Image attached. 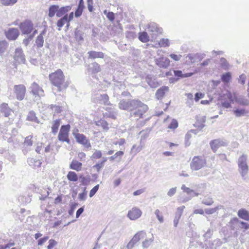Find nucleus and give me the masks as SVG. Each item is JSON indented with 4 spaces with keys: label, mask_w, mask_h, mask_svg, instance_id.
<instances>
[{
    "label": "nucleus",
    "mask_w": 249,
    "mask_h": 249,
    "mask_svg": "<svg viewBox=\"0 0 249 249\" xmlns=\"http://www.w3.org/2000/svg\"><path fill=\"white\" fill-rule=\"evenodd\" d=\"M240 220L237 218L231 219L229 223V227L231 230L237 229L240 225Z\"/></svg>",
    "instance_id": "obj_24"
},
{
    "label": "nucleus",
    "mask_w": 249,
    "mask_h": 249,
    "mask_svg": "<svg viewBox=\"0 0 249 249\" xmlns=\"http://www.w3.org/2000/svg\"><path fill=\"white\" fill-rule=\"evenodd\" d=\"M142 214V212L140 209L134 207L128 211L127 216L130 219L134 220L140 217Z\"/></svg>",
    "instance_id": "obj_13"
},
{
    "label": "nucleus",
    "mask_w": 249,
    "mask_h": 249,
    "mask_svg": "<svg viewBox=\"0 0 249 249\" xmlns=\"http://www.w3.org/2000/svg\"><path fill=\"white\" fill-rule=\"evenodd\" d=\"M30 89L31 92L35 96V99L37 100L40 97L44 96V91L42 88L40 87L38 85L36 82H34L32 84Z\"/></svg>",
    "instance_id": "obj_8"
},
{
    "label": "nucleus",
    "mask_w": 249,
    "mask_h": 249,
    "mask_svg": "<svg viewBox=\"0 0 249 249\" xmlns=\"http://www.w3.org/2000/svg\"><path fill=\"white\" fill-rule=\"evenodd\" d=\"M144 143L140 141V145L137 146L136 145H133L131 149V153L133 154L134 155H136L138 153L140 152L144 147Z\"/></svg>",
    "instance_id": "obj_26"
},
{
    "label": "nucleus",
    "mask_w": 249,
    "mask_h": 249,
    "mask_svg": "<svg viewBox=\"0 0 249 249\" xmlns=\"http://www.w3.org/2000/svg\"><path fill=\"white\" fill-rule=\"evenodd\" d=\"M84 33L78 28H76L74 32V38L79 42L84 40Z\"/></svg>",
    "instance_id": "obj_28"
},
{
    "label": "nucleus",
    "mask_w": 249,
    "mask_h": 249,
    "mask_svg": "<svg viewBox=\"0 0 249 249\" xmlns=\"http://www.w3.org/2000/svg\"><path fill=\"white\" fill-rule=\"evenodd\" d=\"M202 203L207 206H211L213 203V200L212 198L209 197L203 199Z\"/></svg>",
    "instance_id": "obj_54"
},
{
    "label": "nucleus",
    "mask_w": 249,
    "mask_h": 249,
    "mask_svg": "<svg viewBox=\"0 0 249 249\" xmlns=\"http://www.w3.org/2000/svg\"><path fill=\"white\" fill-rule=\"evenodd\" d=\"M184 208H185L184 206H182L181 207H178L177 210V212L176 213L175 217L180 219V218L181 217V216L182 215L183 211Z\"/></svg>",
    "instance_id": "obj_49"
},
{
    "label": "nucleus",
    "mask_w": 249,
    "mask_h": 249,
    "mask_svg": "<svg viewBox=\"0 0 249 249\" xmlns=\"http://www.w3.org/2000/svg\"><path fill=\"white\" fill-rule=\"evenodd\" d=\"M99 187V185L98 184L94 186L90 191L89 192V196L90 197H92L97 192L98 189Z\"/></svg>",
    "instance_id": "obj_58"
},
{
    "label": "nucleus",
    "mask_w": 249,
    "mask_h": 249,
    "mask_svg": "<svg viewBox=\"0 0 249 249\" xmlns=\"http://www.w3.org/2000/svg\"><path fill=\"white\" fill-rule=\"evenodd\" d=\"M72 134L77 142L83 145L86 148H89L91 147L89 141L84 134L79 133L78 129L74 130Z\"/></svg>",
    "instance_id": "obj_5"
},
{
    "label": "nucleus",
    "mask_w": 249,
    "mask_h": 249,
    "mask_svg": "<svg viewBox=\"0 0 249 249\" xmlns=\"http://www.w3.org/2000/svg\"><path fill=\"white\" fill-rule=\"evenodd\" d=\"M67 178L71 181H76L78 180V176L76 173L73 171L69 172L67 175Z\"/></svg>",
    "instance_id": "obj_36"
},
{
    "label": "nucleus",
    "mask_w": 249,
    "mask_h": 249,
    "mask_svg": "<svg viewBox=\"0 0 249 249\" xmlns=\"http://www.w3.org/2000/svg\"><path fill=\"white\" fill-rule=\"evenodd\" d=\"M18 0H0V3L4 6H11L15 4Z\"/></svg>",
    "instance_id": "obj_44"
},
{
    "label": "nucleus",
    "mask_w": 249,
    "mask_h": 249,
    "mask_svg": "<svg viewBox=\"0 0 249 249\" xmlns=\"http://www.w3.org/2000/svg\"><path fill=\"white\" fill-rule=\"evenodd\" d=\"M139 39L142 42L146 43L149 41V36L147 32H143L140 34Z\"/></svg>",
    "instance_id": "obj_39"
},
{
    "label": "nucleus",
    "mask_w": 249,
    "mask_h": 249,
    "mask_svg": "<svg viewBox=\"0 0 249 249\" xmlns=\"http://www.w3.org/2000/svg\"><path fill=\"white\" fill-rule=\"evenodd\" d=\"M89 70L92 73H97L101 71L100 66L96 62L92 63L89 68Z\"/></svg>",
    "instance_id": "obj_35"
},
{
    "label": "nucleus",
    "mask_w": 249,
    "mask_h": 249,
    "mask_svg": "<svg viewBox=\"0 0 249 249\" xmlns=\"http://www.w3.org/2000/svg\"><path fill=\"white\" fill-rule=\"evenodd\" d=\"M170 44V41L167 38L160 39L158 43L160 47H167L169 46Z\"/></svg>",
    "instance_id": "obj_37"
},
{
    "label": "nucleus",
    "mask_w": 249,
    "mask_h": 249,
    "mask_svg": "<svg viewBox=\"0 0 249 249\" xmlns=\"http://www.w3.org/2000/svg\"><path fill=\"white\" fill-rule=\"evenodd\" d=\"M178 126V123L177 120L173 119L169 124L168 127L170 129H175Z\"/></svg>",
    "instance_id": "obj_60"
},
{
    "label": "nucleus",
    "mask_w": 249,
    "mask_h": 249,
    "mask_svg": "<svg viewBox=\"0 0 249 249\" xmlns=\"http://www.w3.org/2000/svg\"><path fill=\"white\" fill-rule=\"evenodd\" d=\"M141 105V102L137 100H121L119 103V108L132 111L137 106Z\"/></svg>",
    "instance_id": "obj_3"
},
{
    "label": "nucleus",
    "mask_w": 249,
    "mask_h": 249,
    "mask_svg": "<svg viewBox=\"0 0 249 249\" xmlns=\"http://www.w3.org/2000/svg\"><path fill=\"white\" fill-rule=\"evenodd\" d=\"M155 214L156 215L157 218L160 223H163L164 221L163 217L161 214L159 210L157 209L154 212Z\"/></svg>",
    "instance_id": "obj_51"
},
{
    "label": "nucleus",
    "mask_w": 249,
    "mask_h": 249,
    "mask_svg": "<svg viewBox=\"0 0 249 249\" xmlns=\"http://www.w3.org/2000/svg\"><path fill=\"white\" fill-rule=\"evenodd\" d=\"M147 31L152 39H155L158 34L162 33V29L158 27L155 23H151L148 25Z\"/></svg>",
    "instance_id": "obj_10"
},
{
    "label": "nucleus",
    "mask_w": 249,
    "mask_h": 249,
    "mask_svg": "<svg viewBox=\"0 0 249 249\" xmlns=\"http://www.w3.org/2000/svg\"><path fill=\"white\" fill-rule=\"evenodd\" d=\"M49 77L51 83L57 88L58 91L65 89L68 86V84L65 82V76L60 69L50 74Z\"/></svg>",
    "instance_id": "obj_1"
},
{
    "label": "nucleus",
    "mask_w": 249,
    "mask_h": 249,
    "mask_svg": "<svg viewBox=\"0 0 249 249\" xmlns=\"http://www.w3.org/2000/svg\"><path fill=\"white\" fill-rule=\"evenodd\" d=\"M148 108L147 106L144 105L141 102V105L137 106L134 109H137V110L135 111H133V110L131 111L130 115L141 118L142 117V115L147 111Z\"/></svg>",
    "instance_id": "obj_9"
},
{
    "label": "nucleus",
    "mask_w": 249,
    "mask_h": 249,
    "mask_svg": "<svg viewBox=\"0 0 249 249\" xmlns=\"http://www.w3.org/2000/svg\"><path fill=\"white\" fill-rule=\"evenodd\" d=\"M58 8V5H52L50 6L49 8L48 16L50 18L53 17L55 13L57 14Z\"/></svg>",
    "instance_id": "obj_30"
},
{
    "label": "nucleus",
    "mask_w": 249,
    "mask_h": 249,
    "mask_svg": "<svg viewBox=\"0 0 249 249\" xmlns=\"http://www.w3.org/2000/svg\"><path fill=\"white\" fill-rule=\"evenodd\" d=\"M174 74L176 76L179 78L189 77L193 75V73H182V71L179 70L174 71Z\"/></svg>",
    "instance_id": "obj_33"
},
{
    "label": "nucleus",
    "mask_w": 249,
    "mask_h": 249,
    "mask_svg": "<svg viewBox=\"0 0 249 249\" xmlns=\"http://www.w3.org/2000/svg\"><path fill=\"white\" fill-rule=\"evenodd\" d=\"M0 108L1 111L4 113L5 117L8 116L11 112V109L8 107V104L6 103L2 104Z\"/></svg>",
    "instance_id": "obj_29"
},
{
    "label": "nucleus",
    "mask_w": 249,
    "mask_h": 249,
    "mask_svg": "<svg viewBox=\"0 0 249 249\" xmlns=\"http://www.w3.org/2000/svg\"><path fill=\"white\" fill-rule=\"evenodd\" d=\"M181 189L188 195H191L192 193H194V191L185 186V185H182Z\"/></svg>",
    "instance_id": "obj_59"
},
{
    "label": "nucleus",
    "mask_w": 249,
    "mask_h": 249,
    "mask_svg": "<svg viewBox=\"0 0 249 249\" xmlns=\"http://www.w3.org/2000/svg\"><path fill=\"white\" fill-rule=\"evenodd\" d=\"M247 155L243 154L239 157L237 161L238 171L244 179L246 178V176L249 170V166L247 164Z\"/></svg>",
    "instance_id": "obj_2"
},
{
    "label": "nucleus",
    "mask_w": 249,
    "mask_h": 249,
    "mask_svg": "<svg viewBox=\"0 0 249 249\" xmlns=\"http://www.w3.org/2000/svg\"><path fill=\"white\" fill-rule=\"evenodd\" d=\"M124 153L123 151H119L117 152L114 155L110 157L109 158V159L110 161L114 160L116 158H117L118 157H120V160L121 159V158L123 155H124Z\"/></svg>",
    "instance_id": "obj_50"
},
{
    "label": "nucleus",
    "mask_w": 249,
    "mask_h": 249,
    "mask_svg": "<svg viewBox=\"0 0 249 249\" xmlns=\"http://www.w3.org/2000/svg\"><path fill=\"white\" fill-rule=\"evenodd\" d=\"M145 80L148 85L152 88H156L160 85V84L153 75H147L145 78Z\"/></svg>",
    "instance_id": "obj_18"
},
{
    "label": "nucleus",
    "mask_w": 249,
    "mask_h": 249,
    "mask_svg": "<svg viewBox=\"0 0 249 249\" xmlns=\"http://www.w3.org/2000/svg\"><path fill=\"white\" fill-rule=\"evenodd\" d=\"M140 134H141L140 141L141 142H142V141H144L149 136V133L144 131H141Z\"/></svg>",
    "instance_id": "obj_57"
},
{
    "label": "nucleus",
    "mask_w": 249,
    "mask_h": 249,
    "mask_svg": "<svg viewBox=\"0 0 249 249\" xmlns=\"http://www.w3.org/2000/svg\"><path fill=\"white\" fill-rule=\"evenodd\" d=\"M88 54L89 59L103 58L104 57V53L101 52L91 51L89 52Z\"/></svg>",
    "instance_id": "obj_22"
},
{
    "label": "nucleus",
    "mask_w": 249,
    "mask_h": 249,
    "mask_svg": "<svg viewBox=\"0 0 249 249\" xmlns=\"http://www.w3.org/2000/svg\"><path fill=\"white\" fill-rule=\"evenodd\" d=\"M87 6L89 12H91L93 10V0H87Z\"/></svg>",
    "instance_id": "obj_64"
},
{
    "label": "nucleus",
    "mask_w": 249,
    "mask_h": 249,
    "mask_svg": "<svg viewBox=\"0 0 249 249\" xmlns=\"http://www.w3.org/2000/svg\"><path fill=\"white\" fill-rule=\"evenodd\" d=\"M14 58L15 60L19 63H24L25 62V55L21 48H18L15 50Z\"/></svg>",
    "instance_id": "obj_12"
},
{
    "label": "nucleus",
    "mask_w": 249,
    "mask_h": 249,
    "mask_svg": "<svg viewBox=\"0 0 249 249\" xmlns=\"http://www.w3.org/2000/svg\"><path fill=\"white\" fill-rule=\"evenodd\" d=\"M239 227L245 230L249 229V224L246 222L240 221Z\"/></svg>",
    "instance_id": "obj_62"
},
{
    "label": "nucleus",
    "mask_w": 249,
    "mask_h": 249,
    "mask_svg": "<svg viewBox=\"0 0 249 249\" xmlns=\"http://www.w3.org/2000/svg\"><path fill=\"white\" fill-rule=\"evenodd\" d=\"M205 53L188 54L187 57L191 61L192 63L200 61L205 57Z\"/></svg>",
    "instance_id": "obj_17"
},
{
    "label": "nucleus",
    "mask_w": 249,
    "mask_h": 249,
    "mask_svg": "<svg viewBox=\"0 0 249 249\" xmlns=\"http://www.w3.org/2000/svg\"><path fill=\"white\" fill-rule=\"evenodd\" d=\"M66 22H68L67 15H65L57 21V26L59 27L58 30H60L61 28L62 27Z\"/></svg>",
    "instance_id": "obj_38"
},
{
    "label": "nucleus",
    "mask_w": 249,
    "mask_h": 249,
    "mask_svg": "<svg viewBox=\"0 0 249 249\" xmlns=\"http://www.w3.org/2000/svg\"><path fill=\"white\" fill-rule=\"evenodd\" d=\"M222 208L221 205L217 206L213 208H207L205 209L204 211L207 214H212L215 213L217 210Z\"/></svg>",
    "instance_id": "obj_40"
},
{
    "label": "nucleus",
    "mask_w": 249,
    "mask_h": 249,
    "mask_svg": "<svg viewBox=\"0 0 249 249\" xmlns=\"http://www.w3.org/2000/svg\"><path fill=\"white\" fill-rule=\"evenodd\" d=\"M95 124L98 126H101L104 130L107 131L108 130V124L107 122L105 120H100L96 121L95 122Z\"/></svg>",
    "instance_id": "obj_34"
},
{
    "label": "nucleus",
    "mask_w": 249,
    "mask_h": 249,
    "mask_svg": "<svg viewBox=\"0 0 249 249\" xmlns=\"http://www.w3.org/2000/svg\"><path fill=\"white\" fill-rule=\"evenodd\" d=\"M57 244V242L53 239H50L49 241V245L47 249H52Z\"/></svg>",
    "instance_id": "obj_61"
},
{
    "label": "nucleus",
    "mask_w": 249,
    "mask_h": 249,
    "mask_svg": "<svg viewBox=\"0 0 249 249\" xmlns=\"http://www.w3.org/2000/svg\"><path fill=\"white\" fill-rule=\"evenodd\" d=\"M234 113L236 117H240L245 115L246 111L244 109H237L234 111Z\"/></svg>",
    "instance_id": "obj_53"
},
{
    "label": "nucleus",
    "mask_w": 249,
    "mask_h": 249,
    "mask_svg": "<svg viewBox=\"0 0 249 249\" xmlns=\"http://www.w3.org/2000/svg\"><path fill=\"white\" fill-rule=\"evenodd\" d=\"M8 47V43L5 40L0 41V55H2Z\"/></svg>",
    "instance_id": "obj_41"
},
{
    "label": "nucleus",
    "mask_w": 249,
    "mask_h": 249,
    "mask_svg": "<svg viewBox=\"0 0 249 249\" xmlns=\"http://www.w3.org/2000/svg\"><path fill=\"white\" fill-rule=\"evenodd\" d=\"M27 120L30 121H33L35 122L38 123L37 117L36 116V114L33 111L29 112L27 117Z\"/></svg>",
    "instance_id": "obj_42"
},
{
    "label": "nucleus",
    "mask_w": 249,
    "mask_h": 249,
    "mask_svg": "<svg viewBox=\"0 0 249 249\" xmlns=\"http://www.w3.org/2000/svg\"><path fill=\"white\" fill-rule=\"evenodd\" d=\"M84 8L85 7L77 6L74 13V16L76 18H79L82 15Z\"/></svg>",
    "instance_id": "obj_48"
},
{
    "label": "nucleus",
    "mask_w": 249,
    "mask_h": 249,
    "mask_svg": "<svg viewBox=\"0 0 249 249\" xmlns=\"http://www.w3.org/2000/svg\"><path fill=\"white\" fill-rule=\"evenodd\" d=\"M169 90V88L167 86H162L157 90L155 96L158 100L161 99L164 96L166 92Z\"/></svg>",
    "instance_id": "obj_19"
},
{
    "label": "nucleus",
    "mask_w": 249,
    "mask_h": 249,
    "mask_svg": "<svg viewBox=\"0 0 249 249\" xmlns=\"http://www.w3.org/2000/svg\"><path fill=\"white\" fill-rule=\"evenodd\" d=\"M32 136L26 137L24 141V144L27 146H31L33 144V142L32 141Z\"/></svg>",
    "instance_id": "obj_55"
},
{
    "label": "nucleus",
    "mask_w": 249,
    "mask_h": 249,
    "mask_svg": "<svg viewBox=\"0 0 249 249\" xmlns=\"http://www.w3.org/2000/svg\"><path fill=\"white\" fill-rule=\"evenodd\" d=\"M237 214L240 218L245 220H249V214L246 210L243 209H240L238 212Z\"/></svg>",
    "instance_id": "obj_27"
},
{
    "label": "nucleus",
    "mask_w": 249,
    "mask_h": 249,
    "mask_svg": "<svg viewBox=\"0 0 249 249\" xmlns=\"http://www.w3.org/2000/svg\"><path fill=\"white\" fill-rule=\"evenodd\" d=\"M71 9V6H66L64 7H62L59 8L58 6V8L57 10V14L56 16L58 18L62 17L64 16L65 15H67V13L70 11Z\"/></svg>",
    "instance_id": "obj_20"
},
{
    "label": "nucleus",
    "mask_w": 249,
    "mask_h": 249,
    "mask_svg": "<svg viewBox=\"0 0 249 249\" xmlns=\"http://www.w3.org/2000/svg\"><path fill=\"white\" fill-rule=\"evenodd\" d=\"M231 78L230 72H227L221 76V80L225 83H228Z\"/></svg>",
    "instance_id": "obj_46"
},
{
    "label": "nucleus",
    "mask_w": 249,
    "mask_h": 249,
    "mask_svg": "<svg viewBox=\"0 0 249 249\" xmlns=\"http://www.w3.org/2000/svg\"><path fill=\"white\" fill-rule=\"evenodd\" d=\"M46 30L44 29L41 33L37 36L36 40V44L38 48L43 47L44 44V38L43 36L46 34Z\"/></svg>",
    "instance_id": "obj_21"
},
{
    "label": "nucleus",
    "mask_w": 249,
    "mask_h": 249,
    "mask_svg": "<svg viewBox=\"0 0 249 249\" xmlns=\"http://www.w3.org/2000/svg\"><path fill=\"white\" fill-rule=\"evenodd\" d=\"M235 102L243 106H248L249 105L248 100L245 98L243 96H237Z\"/></svg>",
    "instance_id": "obj_32"
},
{
    "label": "nucleus",
    "mask_w": 249,
    "mask_h": 249,
    "mask_svg": "<svg viewBox=\"0 0 249 249\" xmlns=\"http://www.w3.org/2000/svg\"><path fill=\"white\" fill-rule=\"evenodd\" d=\"M206 165V160L201 156H195L193 158L190 167L193 170H198Z\"/></svg>",
    "instance_id": "obj_4"
},
{
    "label": "nucleus",
    "mask_w": 249,
    "mask_h": 249,
    "mask_svg": "<svg viewBox=\"0 0 249 249\" xmlns=\"http://www.w3.org/2000/svg\"><path fill=\"white\" fill-rule=\"evenodd\" d=\"M60 124V119L55 120L52 122V133L54 134H55L58 131L59 126Z\"/></svg>",
    "instance_id": "obj_31"
},
{
    "label": "nucleus",
    "mask_w": 249,
    "mask_h": 249,
    "mask_svg": "<svg viewBox=\"0 0 249 249\" xmlns=\"http://www.w3.org/2000/svg\"><path fill=\"white\" fill-rule=\"evenodd\" d=\"M19 35V32L18 29L12 28H10L5 32L6 37L11 40H16Z\"/></svg>",
    "instance_id": "obj_14"
},
{
    "label": "nucleus",
    "mask_w": 249,
    "mask_h": 249,
    "mask_svg": "<svg viewBox=\"0 0 249 249\" xmlns=\"http://www.w3.org/2000/svg\"><path fill=\"white\" fill-rule=\"evenodd\" d=\"M192 137V134L190 133L189 131L186 133L185 137V143L186 146H189L190 145V139Z\"/></svg>",
    "instance_id": "obj_52"
},
{
    "label": "nucleus",
    "mask_w": 249,
    "mask_h": 249,
    "mask_svg": "<svg viewBox=\"0 0 249 249\" xmlns=\"http://www.w3.org/2000/svg\"><path fill=\"white\" fill-rule=\"evenodd\" d=\"M102 152L100 150H96L93 154L92 157L94 159H99L102 157Z\"/></svg>",
    "instance_id": "obj_63"
},
{
    "label": "nucleus",
    "mask_w": 249,
    "mask_h": 249,
    "mask_svg": "<svg viewBox=\"0 0 249 249\" xmlns=\"http://www.w3.org/2000/svg\"><path fill=\"white\" fill-rule=\"evenodd\" d=\"M14 91L17 99L21 101L24 99L25 96L26 92L25 87L24 85L21 84L15 85L14 86Z\"/></svg>",
    "instance_id": "obj_11"
},
{
    "label": "nucleus",
    "mask_w": 249,
    "mask_h": 249,
    "mask_svg": "<svg viewBox=\"0 0 249 249\" xmlns=\"http://www.w3.org/2000/svg\"><path fill=\"white\" fill-rule=\"evenodd\" d=\"M19 27L23 35H29L33 31L34 24L31 20H26L20 23Z\"/></svg>",
    "instance_id": "obj_7"
},
{
    "label": "nucleus",
    "mask_w": 249,
    "mask_h": 249,
    "mask_svg": "<svg viewBox=\"0 0 249 249\" xmlns=\"http://www.w3.org/2000/svg\"><path fill=\"white\" fill-rule=\"evenodd\" d=\"M77 205H78V204L76 203H74L71 205L70 209L68 211V213L70 215H71L73 214V212H74L75 209L76 208Z\"/></svg>",
    "instance_id": "obj_56"
},
{
    "label": "nucleus",
    "mask_w": 249,
    "mask_h": 249,
    "mask_svg": "<svg viewBox=\"0 0 249 249\" xmlns=\"http://www.w3.org/2000/svg\"><path fill=\"white\" fill-rule=\"evenodd\" d=\"M70 128V125L69 124L63 125L61 127L58 135V139L59 141L61 142H66L68 143H70V140L68 138Z\"/></svg>",
    "instance_id": "obj_6"
},
{
    "label": "nucleus",
    "mask_w": 249,
    "mask_h": 249,
    "mask_svg": "<svg viewBox=\"0 0 249 249\" xmlns=\"http://www.w3.org/2000/svg\"><path fill=\"white\" fill-rule=\"evenodd\" d=\"M220 66L224 70H227L229 68V64L224 58H221L220 60Z\"/></svg>",
    "instance_id": "obj_47"
},
{
    "label": "nucleus",
    "mask_w": 249,
    "mask_h": 249,
    "mask_svg": "<svg viewBox=\"0 0 249 249\" xmlns=\"http://www.w3.org/2000/svg\"><path fill=\"white\" fill-rule=\"evenodd\" d=\"M82 164L76 160H73L70 165V168L79 171L81 170Z\"/></svg>",
    "instance_id": "obj_23"
},
{
    "label": "nucleus",
    "mask_w": 249,
    "mask_h": 249,
    "mask_svg": "<svg viewBox=\"0 0 249 249\" xmlns=\"http://www.w3.org/2000/svg\"><path fill=\"white\" fill-rule=\"evenodd\" d=\"M170 60L165 57H160L156 59V64L160 68H167L170 65Z\"/></svg>",
    "instance_id": "obj_16"
},
{
    "label": "nucleus",
    "mask_w": 249,
    "mask_h": 249,
    "mask_svg": "<svg viewBox=\"0 0 249 249\" xmlns=\"http://www.w3.org/2000/svg\"><path fill=\"white\" fill-rule=\"evenodd\" d=\"M227 144V142L223 140L216 139L212 141L210 144L211 148L213 152H216L218 148L222 146H225Z\"/></svg>",
    "instance_id": "obj_15"
},
{
    "label": "nucleus",
    "mask_w": 249,
    "mask_h": 249,
    "mask_svg": "<svg viewBox=\"0 0 249 249\" xmlns=\"http://www.w3.org/2000/svg\"><path fill=\"white\" fill-rule=\"evenodd\" d=\"M154 241V237L152 235V237L149 239H146L142 243V246L143 248H148Z\"/></svg>",
    "instance_id": "obj_43"
},
{
    "label": "nucleus",
    "mask_w": 249,
    "mask_h": 249,
    "mask_svg": "<svg viewBox=\"0 0 249 249\" xmlns=\"http://www.w3.org/2000/svg\"><path fill=\"white\" fill-rule=\"evenodd\" d=\"M97 101L100 104H108L109 97L106 94H97Z\"/></svg>",
    "instance_id": "obj_25"
},
{
    "label": "nucleus",
    "mask_w": 249,
    "mask_h": 249,
    "mask_svg": "<svg viewBox=\"0 0 249 249\" xmlns=\"http://www.w3.org/2000/svg\"><path fill=\"white\" fill-rule=\"evenodd\" d=\"M227 96L231 103H233L234 101H236L237 95L235 92L232 93L231 92L228 91L227 93Z\"/></svg>",
    "instance_id": "obj_45"
}]
</instances>
